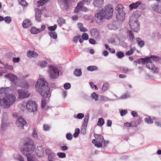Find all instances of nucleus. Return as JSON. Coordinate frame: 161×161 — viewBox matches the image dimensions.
Masks as SVG:
<instances>
[{
  "label": "nucleus",
  "mask_w": 161,
  "mask_h": 161,
  "mask_svg": "<svg viewBox=\"0 0 161 161\" xmlns=\"http://www.w3.org/2000/svg\"><path fill=\"white\" fill-rule=\"evenodd\" d=\"M147 58H148L149 61H151L152 62L153 61L159 63H161V58L158 56L151 55L149 57H147Z\"/></svg>",
  "instance_id": "dca6fc26"
},
{
  "label": "nucleus",
  "mask_w": 161,
  "mask_h": 161,
  "mask_svg": "<svg viewBox=\"0 0 161 161\" xmlns=\"http://www.w3.org/2000/svg\"><path fill=\"white\" fill-rule=\"evenodd\" d=\"M49 0H40L39 1H37L38 5L40 7L42 6Z\"/></svg>",
  "instance_id": "72a5a7b5"
},
{
  "label": "nucleus",
  "mask_w": 161,
  "mask_h": 161,
  "mask_svg": "<svg viewBox=\"0 0 161 161\" xmlns=\"http://www.w3.org/2000/svg\"><path fill=\"white\" fill-rule=\"evenodd\" d=\"M135 49L131 48L129 51L125 53V55L127 56H129L132 54L134 52Z\"/></svg>",
  "instance_id": "37998d69"
},
{
  "label": "nucleus",
  "mask_w": 161,
  "mask_h": 161,
  "mask_svg": "<svg viewBox=\"0 0 161 161\" xmlns=\"http://www.w3.org/2000/svg\"><path fill=\"white\" fill-rule=\"evenodd\" d=\"M108 84L107 83H104L103 84V87L102 88V90L103 91H106L108 89Z\"/></svg>",
  "instance_id": "de8ad7c7"
},
{
  "label": "nucleus",
  "mask_w": 161,
  "mask_h": 161,
  "mask_svg": "<svg viewBox=\"0 0 161 161\" xmlns=\"http://www.w3.org/2000/svg\"><path fill=\"white\" fill-rule=\"evenodd\" d=\"M8 93V88H0V97L6 96V97H7L9 95H10V94H9L8 96H7ZM11 95H12V94H11ZM12 95H13L12 94ZM5 97H6L5 98Z\"/></svg>",
  "instance_id": "2eb2a0df"
},
{
  "label": "nucleus",
  "mask_w": 161,
  "mask_h": 161,
  "mask_svg": "<svg viewBox=\"0 0 161 161\" xmlns=\"http://www.w3.org/2000/svg\"><path fill=\"white\" fill-rule=\"evenodd\" d=\"M19 57L14 58L13 59V61L15 63H18L19 61Z\"/></svg>",
  "instance_id": "774afa93"
},
{
  "label": "nucleus",
  "mask_w": 161,
  "mask_h": 161,
  "mask_svg": "<svg viewBox=\"0 0 161 161\" xmlns=\"http://www.w3.org/2000/svg\"><path fill=\"white\" fill-rule=\"evenodd\" d=\"M89 42L90 43L92 44H94L96 43V41L93 38H90L89 39Z\"/></svg>",
  "instance_id": "69168bd1"
},
{
  "label": "nucleus",
  "mask_w": 161,
  "mask_h": 161,
  "mask_svg": "<svg viewBox=\"0 0 161 161\" xmlns=\"http://www.w3.org/2000/svg\"><path fill=\"white\" fill-rule=\"evenodd\" d=\"M80 31L82 32H85L87 31V29L85 27L82 26V27L80 28Z\"/></svg>",
  "instance_id": "0e129e2a"
},
{
  "label": "nucleus",
  "mask_w": 161,
  "mask_h": 161,
  "mask_svg": "<svg viewBox=\"0 0 161 161\" xmlns=\"http://www.w3.org/2000/svg\"><path fill=\"white\" fill-rule=\"evenodd\" d=\"M66 138L69 140H72V136L71 134L70 133H68L66 135Z\"/></svg>",
  "instance_id": "13d9d810"
},
{
  "label": "nucleus",
  "mask_w": 161,
  "mask_h": 161,
  "mask_svg": "<svg viewBox=\"0 0 161 161\" xmlns=\"http://www.w3.org/2000/svg\"><path fill=\"white\" fill-rule=\"evenodd\" d=\"M26 106L28 111L35 114L37 111V106L34 101L29 100L26 103Z\"/></svg>",
  "instance_id": "39448f33"
},
{
  "label": "nucleus",
  "mask_w": 161,
  "mask_h": 161,
  "mask_svg": "<svg viewBox=\"0 0 161 161\" xmlns=\"http://www.w3.org/2000/svg\"><path fill=\"white\" fill-rule=\"evenodd\" d=\"M50 127L48 125H44L43 126V130L44 131H48L50 129Z\"/></svg>",
  "instance_id": "e2e57ef3"
},
{
  "label": "nucleus",
  "mask_w": 161,
  "mask_h": 161,
  "mask_svg": "<svg viewBox=\"0 0 161 161\" xmlns=\"http://www.w3.org/2000/svg\"><path fill=\"white\" fill-rule=\"evenodd\" d=\"M94 136L95 138L97 139L98 141L100 142L103 143L104 142V140L103 138V136L102 135L95 134H94Z\"/></svg>",
  "instance_id": "b1692460"
},
{
  "label": "nucleus",
  "mask_w": 161,
  "mask_h": 161,
  "mask_svg": "<svg viewBox=\"0 0 161 161\" xmlns=\"http://www.w3.org/2000/svg\"><path fill=\"white\" fill-rule=\"evenodd\" d=\"M98 68L96 66H90L87 68V69L89 71H93L97 70Z\"/></svg>",
  "instance_id": "7c9ffc66"
},
{
  "label": "nucleus",
  "mask_w": 161,
  "mask_h": 161,
  "mask_svg": "<svg viewBox=\"0 0 161 161\" xmlns=\"http://www.w3.org/2000/svg\"><path fill=\"white\" fill-rule=\"evenodd\" d=\"M35 11L36 12L35 14L36 19L38 22H40L41 21V18L42 15V12L37 8H36Z\"/></svg>",
  "instance_id": "a211bd4d"
},
{
  "label": "nucleus",
  "mask_w": 161,
  "mask_h": 161,
  "mask_svg": "<svg viewBox=\"0 0 161 161\" xmlns=\"http://www.w3.org/2000/svg\"><path fill=\"white\" fill-rule=\"evenodd\" d=\"M104 124V120L103 118H100L99 119L97 123L98 126H102Z\"/></svg>",
  "instance_id": "4c0bfd02"
},
{
  "label": "nucleus",
  "mask_w": 161,
  "mask_h": 161,
  "mask_svg": "<svg viewBox=\"0 0 161 161\" xmlns=\"http://www.w3.org/2000/svg\"><path fill=\"white\" fill-rule=\"evenodd\" d=\"M142 6L144 8V5L142 3L138 1L135 3H132L129 5V7L131 10H132L133 8H136L138 7H140L141 6Z\"/></svg>",
  "instance_id": "f3484780"
},
{
  "label": "nucleus",
  "mask_w": 161,
  "mask_h": 161,
  "mask_svg": "<svg viewBox=\"0 0 161 161\" xmlns=\"http://www.w3.org/2000/svg\"><path fill=\"white\" fill-rule=\"evenodd\" d=\"M124 8L123 6L121 4H118L115 8V10H116V13L118 12H120L121 11H124L123 10Z\"/></svg>",
  "instance_id": "cd10ccee"
},
{
  "label": "nucleus",
  "mask_w": 161,
  "mask_h": 161,
  "mask_svg": "<svg viewBox=\"0 0 161 161\" xmlns=\"http://www.w3.org/2000/svg\"><path fill=\"white\" fill-rule=\"evenodd\" d=\"M119 70L122 71L123 73H126L129 71V69L127 67H121L119 68Z\"/></svg>",
  "instance_id": "ea45409f"
},
{
  "label": "nucleus",
  "mask_w": 161,
  "mask_h": 161,
  "mask_svg": "<svg viewBox=\"0 0 161 161\" xmlns=\"http://www.w3.org/2000/svg\"><path fill=\"white\" fill-rule=\"evenodd\" d=\"M21 109V110H22L24 113L28 111L26 106V103H25V104L23 103L22 104Z\"/></svg>",
  "instance_id": "f704fd0d"
},
{
  "label": "nucleus",
  "mask_w": 161,
  "mask_h": 161,
  "mask_svg": "<svg viewBox=\"0 0 161 161\" xmlns=\"http://www.w3.org/2000/svg\"><path fill=\"white\" fill-rule=\"evenodd\" d=\"M64 86L65 89L68 90L70 88L71 85L69 83H67L64 84Z\"/></svg>",
  "instance_id": "864d4df0"
},
{
  "label": "nucleus",
  "mask_w": 161,
  "mask_h": 161,
  "mask_svg": "<svg viewBox=\"0 0 161 161\" xmlns=\"http://www.w3.org/2000/svg\"><path fill=\"white\" fill-rule=\"evenodd\" d=\"M20 4L22 6L25 7L28 5V3L25 0H19Z\"/></svg>",
  "instance_id": "8fccbe9b"
},
{
  "label": "nucleus",
  "mask_w": 161,
  "mask_h": 161,
  "mask_svg": "<svg viewBox=\"0 0 161 161\" xmlns=\"http://www.w3.org/2000/svg\"><path fill=\"white\" fill-rule=\"evenodd\" d=\"M141 40V39L139 37L136 38V40L139 46L141 47H142L144 45L145 43L143 41Z\"/></svg>",
  "instance_id": "a878e982"
},
{
  "label": "nucleus",
  "mask_w": 161,
  "mask_h": 161,
  "mask_svg": "<svg viewBox=\"0 0 161 161\" xmlns=\"http://www.w3.org/2000/svg\"><path fill=\"white\" fill-rule=\"evenodd\" d=\"M45 98H43L42 99L41 103H42V109H43L45 107L46 105V99H45Z\"/></svg>",
  "instance_id": "3c124183"
},
{
  "label": "nucleus",
  "mask_w": 161,
  "mask_h": 161,
  "mask_svg": "<svg viewBox=\"0 0 161 161\" xmlns=\"http://www.w3.org/2000/svg\"><path fill=\"white\" fill-rule=\"evenodd\" d=\"M80 130L79 128H76L75 130V133L73 134V136L75 138L77 137L80 133Z\"/></svg>",
  "instance_id": "a19ab883"
},
{
  "label": "nucleus",
  "mask_w": 161,
  "mask_h": 161,
  "mask_svg": "<svg viewBox=\"0 0 161 161\" xmlns=\"http://www.w3.org/2000/svg\"><path fill=\"white\" fill-rule=\"evenodd\" d=\"M103 2V0H94L93 4L95 7L101 8L102 6Z\"/></svg>",
  "instance_id": "6ab92c4d"
},
{
  "label": "nucleus",
  "mask_w": 161,
  "mask_h": 161,
  "mask_svg": "<svg viewBox=\"0 0 161 161\" xmlns=\"http://www.w3.org/2000/svg\"><path fill=\"white\" fill-rule=\"evenodd\" d=\"M91 35L95 38L98 37L100 35V33L96 29H92L90 31Z\"/></svg>",
  "instance_id": "412c9836"
},
{
  "label": "nucleus",
  "mask_w": 161,
  "mask_h": 161,
  "mask_svg": "<svg viewBox=\"0 0 161 161\" xmlns=\"http://www.w3.org/2000/svg\"><path fill=\"white\" fill-rule=\"evenodd\" d=\"M14 158L15 159L19 161H25L23 157L22 156L18 154H16Z\"/></svg>",
  "instance_id": "c756f323"
},
{
  "label": "nucleus",
  "mask_w": 161,
  "mask_h": 161,
  "mask_svg": "<svg viewBox=\"0 0 161 161\" xmlns=\"http://www.w3.org/2000/svg\"><path fill=\"white\" fill-rule=\"evenodd\" d=\"M24 140L21 152L27 157L28 161H34L31 154L34 152L36 148L33 141L28 137H25Z\"/></svg>",
  "instance_id": "f257e3e1"
},
{
  "label": "nucleus",
  "mask_w": 161,
  "mask_h": 161,
  "mask_svg": "<svg viewBox=\"0 0 161 161\" xmlns=\"http://www.w3.org/2000/svg\"><path fill=\"white\" fill-rule=\"evenodd\" d=\"M57 22L59 25L61 26L65 23V20L62 18H59V19L58 20Z\"/></svg>",
  "instance_id": "c9c22d12"
},
{
  "label": "nucleus",
  "mask_w": 161,
  "mask_h": 161,
  "mask_svg": "<svg viewBox=\"0 0 161 161\" xmlns=\"http://www.w3.org/2000/svg\"><path fill=\"white\" fill-rule=\"evenodd\" d=\"M47 64V63L46 61L42 62L40 63V66L41 68L45 67Z\"/></svg>",
  "instance_id": "4d7b16f0"
},
{
  "label": "nucleus",
  "mask_w": 161,
  "mask_h": 161,
  "mask_svg": "<svg viewBox=\"0 0 161 161\" xmlns=\"http://www.w3.org/2000/svg\"><path fill=\"white\" fill-rule=\"evenodd\" d=\"M57 26V25L56 24H55L53 26H49L48 27V29L49 30L53 32L56 29Z\"/></svg>",
  "instance_id": "79ce46f5"
},
{
  "label": "nucleus",
  "mask_w": 161,
  "mask_h": 161,
  "mask_svg": "<svg viewBox=\"0 0 161 161\" xmlns=\"http://www.w3.org/2000/svg\"><path fill=\"white\" fill-rule=\"evenodd\" d=\"M32 136L35 138H37L38 137L37 133H36V130L35 129H33V131L32 134Z\"/></svg>",
  "instance_id": "5fc2aeb1"
},
{
  "label": "nucleus",
  "mask_w": 161,
  "mask_h": 161,
  "mask_svg": "<svg viewBox=\"0 0 161 161\" xmlns=\"http://www.w3.org/2000/svg\"><path fill=\"white\" fill-rule=\"evenodd\" d=\"M47 82L44 79L40 78L37 81L35 85V87L38 92H41L42 90L48 87Z\"/></svg>",
  "instance_id": "7ed1b4c3"
},
{
  "label": "nucleus",
  "mask_w": 161,
  "mask_h": 161,
  "mask_svg": "<svg viewBox=\"0 0 161 161\" xmlns=\"http://www.w3.org/2000/svg\"><path fill=\"white\" fill-rule=\"evenodd\" d=\"M39 29L35 27H33L31 28L30 32L31 34H35L39 33Z\"/></svg>",
  "instance_id": "bb28decb"
},
{
  "label": "nucleus",
  "mask_w": 161,
  "mask_h": 161,
  "mask_svg": "<svg viewBox=\"0 0 161 161\" xmlns=\"http://www.w3.org/2000/svg\"><path fill=\"white\" fill-rule=\"evenodd\" d=\"M148 59V58H147V57H146L144 58H141L136 60V62L139 64H144L145 63V62H146V61H147Z\"/></svg>",
  "instance_id": "4be33fe9"
},
{
  "label": "nucleus",
  "mask_w": 161,
  "mask_h": 161,
  "mask_svg": "<svg viewBox=\"0 0 161 161\" xmlns=\"http://www.w3.org/2000/svg\"><path fill=\"white\" fill-rule=\"evenodd\" d=\"M16 124L17 126L20 129H23L24 126H27V124L25 120L21 116H20L17 120Z\"/></svg>",
  "instance_id": "423d86ee"
},
{
  "label": "nucleus",
  "mask_w": 161,
  "mask_h": 161,
  "mask_svg": "<svg viewBox=\"0 0 161 161\" xmlns=\"http://www.w3.org/2000/svg\"><path fill=\"white\" fill-rule=\"evenodd\" d=\"M116 56L119 58H121L124 56V54L122 52L119 51L117 52Z\"/></svg>",
  "instance_id": "a18cd8bd"
},
{
  "label": "nucleus",
  "mask_w": 161,
  "mask_h": 161,
  "mask_svg": "<svg viewBox=\"0 0 161 161\" xmlns=\"http://www.w3.org/2000/svg\"><path fill=\"white\" fill-rule=\"evenodd\" d=\"M151 7L154 11L161 14V2H158L156 4H153Z\"/></svg>",
  "instance_id": "1a4fd4ad"
},
{
  "label": "nucleus",
  "mask_w": 161,
  "mask_h": 161,
  "mask_svg": "<svg viewBox=\"0 0 161 161\" xmlns=\"http://www.w3.org/2000/svg\"><path fill=\"white\" fill-rule=\"evenodd\" d=\"M129 23L131 28L134 31L138 32L139 31L140 28L139 25L137 20H136L134 21L130 20Z\"/></svg>",
  "instance_id": "0eeeda50"
},
{
  "label": "nucleus",
  "mask_w": 161,
  "mask_h": 161,
  "mask_svg": "<svg viewBox=\"0 0 161 161\" xmlns=\"http://www.w3.org/2000/svg\"><path fill=\"white\" fill-rule=\"evenodd\" d=\"M74 75L77 77L80 76L82 75V72L81 69H76L74 72Z\"/></svg>",
  "instance_id": "393cba45"
},
{
  "label": "nucleus",
  "mask_w": 161,
  "mask_h": 161,
  "mask_svg": "<svg viewBox=\"0 0 161 161\" xmlns=\"http://www.w3.org/2000/svg\"><path fill=\"white\" fill-rule=\"evenodd\" d=\"M113 12V6L111 4L106 5L103 9L95 14V19L97 23L99 24L103 21L104 18L110 19L112 16Z\"/></svg>",
  "instance_id": "f03ea898"
},
{
  "label": "nucleus",
  "mask_w": 161,
  "mask_h": 161,
  "mask_svg": "<svg viewBox=\"0 0 161 161\" xmlns=\"http://www.w3.org/2000/svg\"><path fill=\"white\" fill-rule=\"evenodd\" d=\"M19 95L20 98H24L28 97L30 95V94L26 93L25 90L22 89L18 90L17 91Z\"/></svg>",
  "instance_id": "ddd939ff"
},
{
  "label": "nucleus",
  "mask_w": 161,
  "mask_h": 161,
  "mask_svg": "<svg viewBox=\"0 0 161 161\" xmlns=\"http://www.w3.org/2000/svg\"><path fill=\"white\" fill-rule=\"evenodd\" d=\"M8 120L6 119L4 120L3 118L1 124L2 129L3 130H6L8 126Z\"/></svg>",
  "instance_id": "aec40b11"
},
{
  "label": "nucleus",
  "mask_w": 161,
  "mask_h": 161,
  "mask_svg": "<svg viewBox=\"0 0 161 161\" xmlns=\"http://www.w3.org/2000/svg\"><path fill=\"white\" fill-rule=\"evenodd\" d=\"M80 37V36H77L73 38V41L75 43H76L77 42L78 39Z\"/></svg>",
  "instance_id": "680f3d73"
},
{
  "label": "nucleus",
  "mask_w": 161,
  "mask_h": 161,
  "mask_svg": "<svg viewBox=\"0 0 161 161\" xmlns=\"http://www.w3.org/2000/svg\"><path fill=\"white\" fill-rule=\"evenodd\" d=\"M48 73L51 79H56L59 75V71L57 67L52 65L49 66Z\"/></svg>",
  "instance_id": "20e7f679"
},
{
  "label": "nucleus",
  "mask_w": 161,
  "mask_h": 161,
  "mask_svg": "<svg viewBox=\"0 0 161 161\" xmlns=\"http://www.w3.org/2000/svg\"><path fill=\"white\" fill-rule=\"evenodd\" d=\"M144 120L148 124H151L153 122V119L151 118L149 116L146 118Z\"/></svg>",
  "instance_id": "58836bf2"
},
{
  "label": "nucleus",
  "mask_w": 161,
  "mask_h": 161,
  "mask_svg": "<svg viewBox=\"0 0 161 161\" xmlns=\"http://www.w3.org/2000/svg\"><path fill=\"white\" fill-rule=\"evenodd\" d=\"M50 92V87L48 86L45 89L42 90L41 92H39L43 98H46L48 97L49 93Z\"/></svg>",
  "instance_id": "4468645a"
},
{
  "label": "nucleus",
  "mask_w": 161,
  "mask_h": 161,
  "mask_svg": "<svg viewBox=\"0 0 161 161\" xmlns=\"http://www.w3.org/2000/svg\"><path fill=\"white\" fill-rule=\"evenodd\" d=\"M75 116H76V115H74V118H77V119H81L82 118H83L84 117V114H83L82 113H78V114H77L76 116V117H75Z\"/></svg>",
  "instance_id": "c03bdc74"
},
{
  "label": "nucleus",
  "mask_w": 161,
  "mask_h": 161,
  "mask_svg": "<svg viewBox=\"0 0 161 161\" xmlns=\"http://www.w3.org/2000/svg\"><path fill=\"white\" fill-rule=\"evenodd\" d=\"M5 77L9 79L10 81L13 82L14 84H16L18 78L14 74L8 73L5 75Z\"/></svg>",
  "instance_id": "9d476101"
},
{
  "label": "nucleus",
  "mask_w": 161,
  "mask_h": 161,
  "mask_svg": "<svg viewBox=\"0 0 161 161\" xmlns=\"http://www.w3.org/2000/svg\"><path fill=\"white\" fill-rule=\"evenodd\" d=\"M58 3L63 10H67L69 8L68 0H58Z\"/></svg>",
  "instance_id": "6e6552de"
},
{
  "label": "nucleus",
  "mask_w": 161,
  "mask_h": 161,
  "mask_svg": "<svg viewBox=\"0 0 161 161\" xmlns=\"http://www.w3.org/2000/svg\"><path fill=\"white\" fill-rule=\"evenodd\" d=\"M61 150L63 151H64L66 150H67L68 149V148L67 146H61L60 147Z\"/></svg>",
  "instance_id": "338daca9"
},
{
  "label": "nucleus",
  "mask_w": 161,
  "mask_h": 161,
  "mask_svg": "<svg viewBox=\"0 0 161 161\" xmlns=\"http://www.w3.org/2000/svg\"><path fill=\"white\" fill-rule=\"evenodd\" d=\"M91 97L93 99L96 101L98 100V95L95 92L91 94Z\"/></svg>",
  "instance_id": "2f4dec72"
},
{
  "label": "nucleus",
  "mask_w": 161,
  "mask_h": 161,
  "mask_svg": "<svg viewBox=\"0 0 161 161\" xmlns=\"http://www.w3.org/2000/svg\"><path fill=\"white\" fill-rule=\"evenodd\" d=\"M57 156L60 158H64L66 157V154L64 153L58 152L57 153Z\"/></svg>",
  "instance_id": "09e8293b"
},
{
  "label": "nucleus",
  "mask_w": 161,
  "mask_h": 161,
  "mask_svg": "<svg viewBox=\"0 0 161 161\" xmlns=\"http://www.w3.org/2000/svg\"><path fill=\"white\" fill-rule=\"evenodd\" d=\"M108 28L110 30H115L117 29V27L112 23H110L108 25Z\"/></svg>",
  "instance_id": "e433bc0d"
},
{
  "label": "nucleus",
  "mask_w": 161,
  "mask_h": 161,
  "mask_svg": "<svg viewBox=\"0 0 161 161\" xmlns=\"http://www.w3.org/2000/svg\"><path fill=\"white\" fill-rule=\"evenodd\" d=\"M5 22L8 24H10L11 22V19L9 16H6L4 18Z\"/></svg>",
  "instance_id": "49530a36"
},
{
  "label": "nucleus",
  "mask_w": 161,
  "mask_h": 161,
  "mask_svg": "<svg viewBox=\"0 0 161 161\" xmlns=\"http://www.w3.org/2000/svg\"><path fill=\"white\" fill-rule=\"evenodd\" d=\"M120 115L122 116H124L127 113V110H123L120 111Z\"/></svg>",
  "instance_id": "052dcab7"
},
{
  "label": "nucleus",
  "mask_w": 161,
  "mask_h": 161,
  "mask_svg": "<svg viewBox=\"0 0 161 161\" xmlns=\"http://www.w3.org/2000/svg\"><path fill=\"white\" fill-rule=\"evenodd\" d=\"M146 66L147 68L149 69H151L152 71L153 72H156L157 68L155 67L154 64L151 61L148 60L145 62Z\"/></svg>",
  "instance_id": "9b49d317"
},
{
  "label": "nucleus",
  "mask_w": 161,
  "mask_h": 161,
  "mask_svg": "<svg viewBox=\"0 0 161 161\" xmlns=\"http://www.w3.org/2000/svg\"><path fill=\"white\" fill-rule=\"evenodd\" d=\"M49 35L51 38L56 39L57 37V34L55 32H51L48 33Z\"/></svg>",
  "instance_id": "473e14b6"
},
{
  "label": "nucleus",
  "mask_w": 161,
  "mask_h": 161,
  "mask_svg": "<svg viewBox=\"0 0 161 161\" xmlns=\"http://www.w3.org/2000/svg\"><path fill=\"white\" fill-rule=\"evenodd\" d=\"M31 25V21L28 19H27L24 20L22 24V26L23 27L25 28H27L29 26Z\"/></svg>",
  "instance_id": "5701e85b"
},
{
  "label": "nucleus",
  "mask_w": 161,
  "mask_h": 161,
  "mask_svg": "<svg viewBox=\"0 0 161 161\" xmlns=\"http://www.w3.org/2000/svg\"><path fill=\"white\" fill-rule=\"evenodd\" d=\"M89 114H88L85 116L84 119V121L85 122H87L88 123L89 119Z\"/></svg>",
  "instance_id": "bf43d9fd"
},
{
  "label": "nucleus",
  "mask_w": 161,
  "mask_h": 161,
  "mask_svg": "<svg viewBox=\"0 0 161 161\" xmlns=\"http://www.w3.org/2000/svg\"><path fill=\"white\" fill-rule=\"evenodd\" d=\"M82 38L84 40H87L88 39V36L86 33H84L82 36Z\"/></svg>",
  "instance_id": "6e6d98bb"
},
{
  "label": "nucleus",
  "mask_w": 161,
  "mask_h": 161,
  "mask_svg": "<svg viewBox=\"0 0 161 161\" xmlns=\"http://www.w3.org/2000/svg\"><path fill=\"white\" fill-rule=\"evenodd\" d=\"M128 33L130 41L132 42L135 38L134 34L131 31H128Z\"/></svg>",
  "instance_id": "c85d7f7f"
},
{
  "label": "nucleus",
  "mask_w": 161,
  "mask_h": 161,
  "mask_svg": "<svg viewBox=\"0 0 161 161\" xmlns=\"http://www.w3.org/2000/svg\"><path fill=\"white\" fill-rule=\"evenodd\" d=\"M116 18L118 20L120 21H124L125 18V13L124 11L116 13Z\"/></svg>",
  "instance_id": "f8f14e48"
},
{
  "label": "nucleus",
  "mask_w": 161,
  "mask_h": 161,
  "mask_svg": "<svg viewBox=\"0 0 161 161\" xmlns=\"http://www.w3.org/2000/svg\"><path fill=\"white\" fill-rule=\"evenodd\" d=\"M49 150V149H47L45 150L46 153L47 155H48V156L51 157L53 156L54 155V153H52L51 151H49V152H48V151Z\"/></svg>",
  "instance_id": "603ef678"
}]
</instances>
